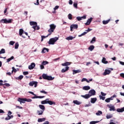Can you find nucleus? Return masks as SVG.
<instances>
[{"label":"nucleus","instance_id":"obj_1","mask_svg":"<svg viewBox=\"0 0 124 124\" xmlns=\"http://www.w3.org/2000/svg\"><path fill=\"white\" fill-rule=\"evenodd\" d=\"M49 98H47L45 100L42 101L41 102V104H49V105H56V103L55 102L49 100Z\"/></svg>","mask_w":124,"mask_h":124},{"label":"nucleus","instance_id":"obj_2","mask_svg":"<svg viewBox=\"0 0 124 124\" xmlns=\"http://www.w3.org/2000/svg\"><path fill=\"white\" fill-rule=\"evenodd\" d=\"M58 40H59V37H55L54 38H51L49 39L48 43L49 45H54V44H55V43L57 42Z\"/></svg>","mask_w":124,"mask_h":124},{"label":"nucleus","instance_id":"obj_3","mask_svg":"<svg viewBox=\"0 0 124 124\" xmlns=\"http://www.w3.org/2000/svg\"><path fill=\"white\" fill-rule=\"evenodd\" d=\"M42 78L45 80H48V81H52V80H54L55 79L54 77H52L51 76H47V74H43L42 75Z\"/></svg>","mask_w":124,"mask_h":124},{"label":"nucleus","instance_id":"obj_4","mask_svg":"<svg viewBox=\"0 0 124 124\" xmlns=\"http://www.w3.org/2000/svg\"><path fill=\"white\" fill-rule=\"evenodd\" d=\"M12 21H13L12 19H9L8 20L7 19H2L0 22L1 23H3V24H10L12 23Z\"/></svg>","mask_w":124,"mask_h":124},{"label":"nucleus","instance_id":"obj_5","mask_svg":"<svg viewBox=\"0 0 124 124\" xmlns=\"http://www.w3.org/2000/svg\"><path fill=\"white\" fill-rule=\"evenodd\" d=\"M12 114V112L11 111L9 110L8 114H7V117L5 118V121H9L11 119H13V115H11Z\"/></svg>","mask_w":124,"mask_h":124},{"label":"nucleus","instance_id":"obj_6","mask_svg":"<svg viewBox=\"0 0 124 124\" xmlns=\"http://www.w3.org/2000/svg\"><path fill=\"white\" fill-rule=\"evenodd\" d=\"M50 29L48 30V32H54V31L56 29V25L54 24L49 25Z\"/></svg>","mask_w":124,"mask_h":124},{"label":"nucleus","instance_id":"obj_7","mask_svg":"<svg viewBox=\"0 0 124 124\" xmlns=\"http://www.w3.org/2000/svg\"><path fill=\"white\" fill-rule=\"evenodd\" d=\"M37 84H38L37 81H32L29 83V85L31 87H33V85H34V88H36L37 87Z\"/></svg>","mask_w":124,"mask_h":124},{"label":"nucleus","instance_id":"obj_8","mask_svg":"<svg viewBox=\"0 0 124 124\" xmlns=\"http://www.w3.org/2000/svg\"><path fill=\"white\" fill-rule=\"evenodd\" d=\"M92 31V29L88 28V30H85V31L81 33L80 35H79L78 37H81V36L85 35V34H87V33H88V32H89V31Z\"/></svg>","mask_w":124,"mask_h":124},{"label":"nucleus","instance_id":"obj_9","mask_svg":"<svg viewBox=\"0 0 124 124\" xmlns=\"http://www.w3.org/2000/svg\"><path fill=\"white\" fill-rule=\"evenodd\" d=\"M73 29L75 30H77L78 29V24H72L70 26V31H73Z\"/></svg>","mask_w":124,"mask_h":124},{"label":"nucleus","instance_id":"obj_10","mask_svg":"<svg viewBox=\"0 0 124 124\" xmlns=\"http://www.w3.org/2000/svg\"><path fill=\"white\" fill-rule=\"evenodd\" d=\"M107 107L109 108V111H116L115 106L113 105H107Z\"/></svg>","mask_w":124,"mask_h":124},{"label":"nucleus","instance_id":"obj_11","mask_svg":"<svg viewBox=\"0 0 124 124\" xmlns=\"http://www.w3.org/2000/svg\"><path fill=\"white\" fill-rule=\"evenodd\" d=\"M95 90L94 89H92L89 92V94L90 95H91V96H93V95H95Z\"/></svg>","mask_w":124,"mask_h":124},{"label":"nucleus","instance_id":"obj_12","mask_svg":"<svg viewBox=\"0 0 124 124\" xmlns=\"http://www.w3.org/2000/svg\"><path fill=\"white\" fill-rule=\"evenodd\" d=\"M76 18L78 21H81V20H85V19H87V16H77Z\"/></svg>","mask_w":124,"mask_h":124},{"label":"nucleus","instance_id":"obj_13","mask_svg":"<svg viewBox=\"0 0 124 124\" xmlns=\"http://www.w3.org/2000/svg\"><path fill=\"white\" fill-rule=\"evenodd\" d=\"M93 18L90 17L89 19H88L87 21V22L85 23V26H89L91 23H92V21H93Z\"/></svg>","mask_w":124,"mask_h":124},{"label":"nucleus","instance_id":"obj_14","mask_svg":"<svg viewBox=\"0 0 124 124\" xmlns=\"http://www.w3.org/2000/svg\"><path fill=\"white\" fill-rule=\"evenodd\" d=\"M35 67V63L34 62H32L31 65H30L28 67L29 69L31 70V69H33Z\"/></svg>","mask_w":124,"mask_h":124},{"label":"nucleus","instance_id":"obj_15","mask_svg":"<svg viewBox=\"0 0 124 124\" xmlns=\"http://www.w3.org/2000/svg\"><path fill=\"white\" fill-rule=\"evenodd\" d=\"M110 73H111V71L110 70L106 69L103 74V75H104V76H106V75H109Z\"/></svg>","mask_w":124,"mask_h":124},{"label":"nucleus","instance_id":"obj_16","mask_svg":"<svg viewBox=\"0 0 124 124\" xmlns=\"http://www.w3.org/2000/svg\"><path fill=\"white\" fill-rule=\"evenodd\" d=\"M24 30H23V29H20L19 30V34L20 36H22V37H23V38H26V37H25L24 36V35H23V33H24Z\"/></svg>","mask_w":124,"mask_h":124},{"label":"nucleus","instance_id":"obj_17","mask_svg":"<svg viewBox=\"0 0 124 124\" xmlns=\"http://www.w3.org/2000/svg\"><path fill=\"white\" fill-rule=\"evenodd\" d=\"M17 101H19V102H20V104H22V103H25L26 101V98H19Z\"/></svg>","mask_w":124,"mask_h":124},{"label":"nucleus","instance_id":"obj_18","mask_svg":"<svg viewBox=\"0 0 124 124\" xmlns=\"http://www.w3.org/2000/svg\"><path fill=\"white\" fill-rule=\"evenodd\" d=\"M81 97H83V98H85V99H88V98H90L91 97V95L89 93L86 94L85 95H81Z\"/></svg>","mask_w":124,"mask_h":124},{"label":"nucleus","instance_id":"obj_19","mask_svg":"<svg viewBox=\"0 0 124 124\" xmlns=\"http://www.w3.org/2000/svg\"><path fill=\"white\" fill-rule=\"evenodd\" d=\"M45 96H37L36 94L35 95H34V96L32 97L31 98L32 99H35V98H44Z\"/></svg>","mask_w":124,"mask_h":124},{"label":"nucleus","instance_id":"obj_20","mask_svg":"<svg viewBox=\"0 0 124 124\" xmlns=\"http://www.w3.org/2000/svg\"><path fill=\"white\" fill-rule=\"evenodd\" d=\"M116 111L118 113H123V112H124V107H123L121 108H117Z\"/></svg>","mask_w":124,"mask_h":124},{"label":"nucleus","instance_id":"obj_21","mask_svg":"<svg viewBox=\"0 0 124 124\" xmlns=\"http://www.w3.org/2000/svg\"><path fill=\"white\" fill-rule=\"evenodd\" d=\"M46 52H49V49L46 48V47H44L43 49L42 50V54H44L46 53Z\"/></svg>","mask_w":124,"mask_h":124},{"label":"nucleus","instance_id":"obj_22","mask_svg":"<svg viewBox=\"0 0 124 124\" xmlns=\"http://www.w3.org/2000/svg\"><path fill=\"white\" fill-rule=\"evenodd\" d=\"M96 100H97V99L96 98V97L91 98V103H93V104L95 103V102H96Z\"/></svg>","mask_w":124,"mask_h":124},{"label":"nucleus","instance_id":"obj_23","mask_svg":"<svg viewBox=\"0 0 124 124\" xmlns=\"http://www.w3.org/2000/svg\"><path fill=\"white\" fill-rule=\"evenodd\" d=\"M70 64H71V62H66L65 63H62V66H67L68 65H70Z\"/></svg>","mask_w":124,"mask_h":124},{"label":"nucleus","instance_id":"obj_24","mask_svg":"<svg viewBox=\"0 0 124 124\" xmlns=\"http://www.w3.org/2000/svg\"><path fill=\"white\" fill-rule=\"evenodd\" d=\"M73 103L76 104V105H80V104H82V103L78 100H74Z\"/></svg>","mask_w":124,"mask_h":124},{"label":"nucleus","instance_id":"obj_25","mask_svg":"<svg viewBox=\"0 0 124 124\" xmlns=\"http://www.w3.org/2000/svg\"><path fill=\"white\" fill-rule=\"evenodd\" d=\"M102 62L105 64H107V63H108V61H106V58L103 57L102 60Z\"/></svg>","mask_w":124,"mask_h":124},{"label":"nucleus","instance_id":"obj_26","mask_svg":"<svg viewBox=\"0 0 124 124\" xmlns=\"http://www.w3.org/2000/svg\"><path fill=\"white\" fill-rule=\"evenodd\" d=\"M81 72V70H73V74L74 75L75 74H77V73H80Z\"/></svg>","mask_w":124,"mask_h":124},{"label":"nucleus","instance_id":"obj_27","mask_svg":"<svg viewBox=\"0 0 124 124\" xmlns=\"http://www.w3.org/2000/svg\"><path fill=\"white\" fill-rule=\"evenodd\" d=\"M68 69H69V67L66 66L65 69H62V73H64V72H66V71H67V70H68Z\"/></svg>","mask_w":124,"mask_h":124},{"label":"nucleus","instance_id":"obj_28","mask_svg":"<svg viewBox=\"0 0 124 124\" xmlns=\"http://www.w3.org/2000/svg\"><path fill=\"white\" fill-rule=\"evenodd\" d=\"M83 90H84V91H89V90H90L91 89V87L89 86H84L82 88Z\"/></svg>","mask_w":124,"mask_h":124},{"label":"nucleus","instance_id":"obj_29","mask_svg":"<svg viewBox=\"0 0 124 124\" xmlns=\"http://www.w3.org/2000/svg\"><path fill=\"white\" fill-rule=\"evenodd\" d=\"M30 24L31 25V26H37V23L36 22H34V21H31L30 22Z\"/></svg>","mask_w":124,"mask_h":124},{"label":"nucleus","instance_id":"obj_30","mask_svg":"<svg viewBox=\"0 0 124 124\" xmlns=\"http://www.w3.org/2000/svg\"><path fill=\"white\" fill-rule=\"evenodd\" d=\"M23 78H24V76L20 75L18 77H16L15 79H16V80H22V79H23Z\"/></svg>","mask_w":124,"mask_h":124},{"label":"nucleus","instance_id":"obj_31","mask_svg":"<svg viewBox=\"0 0 124 124\" xmlns=\"http://www.w3.org/2000/svg\"><path fill=\"white\" fill-rule=\"evenodd\" d=\"M46 119L45 118H39L38 119V123H42V122H45Z\"/></svg>","mask_w":124,"mask_h":124},{"label":"nucleus","instance_id":"obj_32","mask_svg":"<svg viewBox=\"0 0 124 124\" xmlns=\"http://www.w3.org/2000/svg\"><path fill=\"white\" fill-rule=\"evenodd\" d=\"M39 107L41 109L42 111H44L45 110V107L43 105H39Z\"/></svg>","mask_w":124,"mask_h":124},{"label":"nucleus","instance_id":"obj_33","mask_svg":"<svg viewBox=\"0 0 124 124\" xmlns=\"http://www.w3.org/2000/svg\"><path fill=\"white\" fill-rule=\"evenodd\" d=\"M44 112V110H37V114L39 115V116H41L42 114H43V112Z\"/></svg>","mask_w":124,"mask_h":124},{"label":"nucleus","instance_id":"obj_34","mask_svg":"<svg viewBox=\"0 0 124 124\" xmlns=\"http://www.w3.org/2000/svg\"><path fill=\"white\" fill-rule=\"evenodd\" d=\"M93 49H94V46L93 45L90 46L88 48V50H89L91 52L93 50Z\"/></svg>","mask_w":124,"mask_h":124},{"label":"nucleus","instance_id":"obj_35","mask_svg":"<svg viewBox=\"0 0 124 124\" xmlns=\"http://www.w3.org/2000/svg\"><path fill=\"white\" fill-rule=\"evenodd\" d=\"M75 37H72V36H70L65 38L66 40H72L73 39H74Z\"/></svg>","mask_w":124,"mask_h":124},{"label":"nucleus","instance_id":"obj_36","mask_svg":"<svg viewBox=\"0 0 124 124\" xmlns=\"http://www.w3.org/2000/svg\"><path fill=\"white\" fill-rule=\"evenodd\" d=\"M96 116H100V115H102V111L101 110H98L96 113Z\"/></svg>","mask_w":124,"mask_h":124},{"label":"nucleus","instance_id":"obj_37","mask_svg":"<svg viewBox=\"0 0 124 124\" xmlns=\"http://www.w3.org/2000/svg\"><path fill=\"white\" fill-rule=\"evenodd\" d=\"M109 22H110V19L107 20H103V24L104 25H107V24H108V23H109Z\"/></svg>","mask_w":124,"mask_h":124},{"label":"nucleus","instance_id":"obj_38","mask_svg":"<svg viewBox=\"0 0 124 124\" xmlns=\"http://www.w3.org/2000/svg\"><path fill=\"white\" fill-rule=\"evenodd\" d=\"M96 41V38L95 37H94L92 38V40L90 42V43L93 44V43H94V42H95Z\"/></svg>","mask_w":124,"mask_h":124},{"label":"nucleus","instance_id":"obj_39","mask_svg":"<svg viewBox=\"0 0 124 124\" xmlns=\"http://www.w3.org/2000/svg\"><path fill=\"white\" fill-rule=\"evenodd\" d=\"M87 82V83H90V81L88 80V79L86 78H83L81 79V82Z\"/></svg>","mask_w":124,"mask_h":124},{"label":"nucleus","instance_id":"obj_40","mask_svg":"<svg viewBox=\"0 0 124 124\" xmlns=\"http://www.w3.org/2000/svg\"><path fill=\"white\" fill-rule=\"evenodd\" d=\"M112 117H113V115L112 114H110V115L107 114L106 116V118L108 120L109 119H111V118H112Z\"/></svg>","mask_w":124,"mask_h":124},{"label":"nucleus","instance_id":"obj_41","mask_svg":"<svg viewBox=\"0 0 124 124\" xmlns=\"http://www.w3.org/2000/svg\"><path fill=\"white\" fill-rule=\"evenodd\" d=\"M12 73H13V72H15V73H16L17 72V69H16L14 67H12Z\"/></svg>","mask_w":124,"mask_h":124},{"label":"nucleus","instance_id":"obj_42","mask_svg":"<svg viewBox=\"0 0 124 124\" xmlns=\"http://www.w3.org/2000/svg\"><path fill=\"white\" fill-rule=\"evenodd\" d=\"M99 121H92L90 122V124H98Z\"/></svg>","mask_w":124,"mask_h":124},{"label":"nucleus","instance_id":"obj_43","mask_svg":"<svg viewBox=\"0 0 124 124\" xmlns=\"http://www.w3.org/2000/svg\"><path fill=\"white\" fill-rule=\"evenodd\" d=\"M13 59H14V57L12 56L11 58L7 59V62H10V61H12V60H13Z\"/></svg>","mask_w":124,"mask_h":124},{"label":"nucleus","instance_id":"obj_44","mask_svg":"<svg viewBox=\"0 0 124 124\" xmlns=\"http://www.w3.org/2000/svg\"><path fill=\"white\" fill-rule=\"evenodd\" d=\"M48 63H49V62L47 61H43L42 62V64H43V65H46V64H48Z\"/></svg>","mask_w":124,"mask_h":124},{"label":"nucleus","instance_id":"obj_45","mask_svg":"<svg viewBox=\"0 0 124 124\" xmlns=\"http://www.w3.org/2000/svg\"><path fill=\"white\" fill-rule=\"evenodd\" d=\"M19 47V43H16L15 45V49H18Z\"/></svg>","mask_w":124,"mask_h":124},{"label":"nucleus","instance_id":"obj_46","mask_svg":"<svg viewBox=\"0 0 124 124\" xmlns=\"http://www.w3.org/2000/svg\"><path fill=\"white\" fill-rule=\"evenodd\" d=\"M68 18L69 20H72V15H71V14H69L68 15Z\"/></svg>","mask_w":124,"mask_h":124},{"label":"nucleus","instance_id":"obj_47","mask_svg":"<svg viewBox=\"0 0 124 124\" xmlns=\"http://www.w3.org/2000/svg\"><path fill=\"white\" fill-rule=\"evenodd\" d=\"M0 54H4L5 53V49L2 48L0 51Z\"/></svg>","mask_w":124,"mask_h":124},{"label":"nucleus","instance_id":"obj_48","mask_svg":"<svg viewBox=\"0 0 124 124\" xmlns=\"http://www.w3.org/2000/svg\"><path fill=\"white\" fill-rule=\"evenodd\" d=\"M116 96H117V95L114 94V95H113L112 96H111V97H109L108 98H109V100L110 101V100H113L114 97H116Z\"/></svg>","mask_w":124,"mask_h":124},{"label":"nucleus","instance_id":"obj_49","mask_svg":"<svg viewBox=\"0 0 124 124\" xmlns=\"http://www.w3.org/2000/svg\"><path fill=\"white\" fill-rule=\"evenodd\" d=\"M100 99H102V100H105V97L103 96H101V95H99V96Z\"/></svg>","mask_w":124,"mask_h":124},{"label":"nucleus","instance_id":"obj_50","mask_svg":"<svg viewBox=\"0 0 124 124\" xmlns=\"http://www.w3.org/2000/svg\"><path fill=\"white\" fill-rule=\"evenodd\" d=\"M9 44H10V45H12V46H13V45H14V44H15V42H14L13 41H11L9 42Z\"/></svg>","mask_w":124,"mask_h":124},{"label":"nucleus","instance_id":"obj_51","mask_svg":"<svg viewBox=\"0 0 124 124\" xmlns=\"http://www.w3.org/2000/svg\"><path fill=\"white\" fill-rule=\"evenodd\" d=\"M26 101H27V102H31L32 101V100H31V99L26 98Z\"/></svg>","mask_w":124,"mask_h":124},{"label":"nucleus","instance_id":"obj_52","mask_svg":"<svg viewBox=\"0 0 124 124\" xmlns=\"http://www.w3.org/2000/svg\"><path fill=\"white\" fill-rule=\"evenodd\" d=\"M101 95L102 96H105L106 95V93L102 92H101Z\"/></svg>","mask_w":124,"mask_h":124},{"label":"nucleus","instance_id":"obj_53","mask_svg":"<svg viewBox=\"0 0 124 124\" xmlns=\"http://www.w3.org/2000/svg\"><path fill=\"white\" fill-rule=\"evenodd\" d=\"M40 93H45V94H47V92L46 91H41Z\"/></svg>","mask_w":124,"mask_h":124},{"label":"nucleus","instance_id":"obj_54","mask_svg":"<svg viewBox=\"0 0 124 124\" xmlns=\"http://www.w3.org/2000/svg\"><path fill=\"white\" fill-rule=\"evenodd\" d=\"M23 75H28V74H29V72L28 71L23 72Z\"/></svg>","mask_w":124,"mask_h":124},{"label":"nucleus","instance_id":"obj_55","mask_svg":"<svg viewBox=\"0 0 124 124\" xmlns=\"http://www.w3.org/2000/svg\"><path fill=\"white\" fill-rule=\"evenodd\" d=\"M40 69H44V65L41 64L40 65Z\"/></svg>","mask_w":124,"mask_h":124},{"label":"nucleus","instance_id":"obj_56","mask_svg":"<svg viewBox=\"0 0 124 124\" xmlns=\"http://www.w3.org/2000/svg\"><path fill=\"white\" fill-rule=\"evenodd\" d=\"M73 5L75 8H77V6L78 5V4L77 3H74Z\"/></svg>","mask_w":124,"mask_h":124},{"label":"nucleus","instance_id":"obj_57","mask_svg":"<svg viewBox=\"0 0 124 124\" xmlns=\"http://www.w3.org/2000/svg\"><path fill=\"white\" fill-rule=\"evenodd\" d=\"M105 101L106 102L109 103V102H110V99H109V98H108L105 100Z\"/></svg>","mask_w":124,"mask_h":124},{"label":"nucleus","instance_id":"obj_58","mask_svg":"<svg viewBox=\"0 0 124 124\" xmlns=\"http://www.w3.org/2000/svg\"><path fill=\"white\" fill-rule=\"evenodd\" d=\"M3 85L6 86V87H10V84H9V83H5Z\"/></svg>","mask_w":124,"mask_h":124},{"label":"nucleus","instance_id":"obj_59","mask_svg":"<svg viewBox=\"0 0 124 124\" xmlns=\"http://www.w3.org/2000/svg\"><path fill=\"white\" fill-rule=\"evenodd\" d=\"M29 93H31V94H32V95H35V94H34V93H33V92H31V91H29L28 92Z\"/></svg>","mask_w":124,"mask_h":124},{"label":"nucleus","instance_id":"obj_60","mask_svg":"<svg viewBox=\"0 0 124 124\" xmlns=\"http://www.w3.org/2000/svg\"><path fill=\"white\" fill-rule=\"evenodd\" d=\"M59 9V6H56L54 8V10H57V9Z\"/></svg>","mask_w":124,"mask_h":124},{"label":"nucleus","instance_id":"obj_61","mask_svg":"<svg viewBox=\"0 0 124 124\" xmlns=\"http://www.w3.org/2000/svg\"><path fill=\"white\" fill-rule=\"evenodd\" d=\"M16 108H18V109H23V107H20L19 106H16Z\"/></svg>","mask_w":124,"mask_h":124},{"label":"nucleus","instance_id":"obj_62","mask_svg":"<svg viewBox=\"0 0 124 124\" xmlns=\"http://www.w3.org/2000/svg\"><path fill=\"white\" fill-rule=\"evenodd\" d=\"M119 63L121 64V65H124V62H123L122 61L119 62Z\"/></svg>","mask_w":124,"mask_h":124},{"label":"nucleus","instance_id":"obj_63","mask_svg":"<svg viewBox=\"0 0 124 124\" xmlns=\"http://www.w3.org/2000/svg\"><path fill=\"white\" fill-rule=\"evenodd\" d=\"M73 3V2L72 1V0H69V4H72Z\"/></svg>","mask_w":124,"mask_h":124},{"label":"nucleus","instance_id":"obj_64","mask_svg":"<svg viewBox=\"0 0 124 124\" xmlns=\"http://www.w3.org/2000/svg\"><path fill=\"white\" fill-rule=\"evenodd\" d=\"M120 76L121 77H123V78H124V73H121L120 74Z\"/></svg>","mask_w":124,"mask_h":124}]
</instances>
